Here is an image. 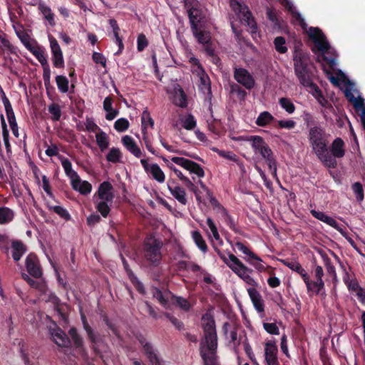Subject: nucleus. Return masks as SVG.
Listing matches in <instances>:
<instances>
[{"mask_svg":"<svg viewBox=\"0 0 365 365\" xmlns=\"http://www.w3.org/2000/svg\"><path fill=\"white\" fill-rule=\"evenodd\" d=\"M279 103L281 106V107L289 114H292L295 111V106L294 105L292 101L288 98H279Z\"/></svg>","mask_w":365,"mask_h":365,"instance_id":"6e6d98bb","label":"nucleus"},{"mask_svg":"<svg viewBox=\"0 0 365 365\" xmlns=\"http://www.w3.org/2000/svg\"><path fill=\"white\" fill-rule=\"evenodd\" d=\"M247 292L257 312H263L264 311V304L259 292L255 287L248 288Z\"/></svg>","mask_w":365,"mask_h":365,"instance_id":"aec40b11","label":"nucleus"},{"mask_svg":"<svg viewBox=\"0 0 365 365\" xmlns=\"http://www.w3.org/2000/svg\"><path fill=\"white\" fill-rule=\"evenodd\" d=\"M220 214L222 217L224 219L225 222L230 227V229L235 232H237L238 230L234 217L228 213L227 210L225 207H222V212Z\"/></svg>","mask_w":365,"mask_h":365,"instance_id":"37998d69","label":"nucleus"},{"mask_svg":"<svg viewBox=\"0 0 365 365\" xmlns=\"http://www.w3.org/2000/svg\"><path fill=\"white\" fill-rule=\"evenodd\" d=\"M192 239L197 247L203 252L207 251V246L199 231H194L192 233Z\"/></svg>","mask_w":365,"mask_h":365,"instance_id":"de8ad7c7","label":"nucleus"},{"mask_svg":"<svg viewBox=\"0 0 365 365\" xmlns=\"http://www.w3.org/2000/svg\"><path fill=\"white\" fill-rule=\"evenodd\" d=\"M234 9H237L242 15V21H245L251 29L252 33H255L257 29V24L252 16V13L248 8L237 1L236 4L232 3Z\"/></svg>","mask_w":365,"mask_h":365,"instance_id":"f8f14e48","label":"nucleus"},{"mask_svg":"<svg viewBox=\"0 0 365 365\" xmlns=\"http://www.w3.org/2000/svg\"><path fill=\"white\" fill-rule=\"evenodd\" d=\"M21 41L24 43L25 46L35 56V57L41 64L43 67V71H46V69H50L46 56H45L44 53L41 51L39 48H35L34 47H31L29 43H26L23 39H21Z\"/></svg>","mask_w":365,"mask_h":365,"instance_id":"393cba45","label":"nucleus"},{"mask_svg":"<svg viewBox=\"0 0 365 365\" xmlns=\"http://www.w3.org/2000/svg\"><path fill=\"white\" fill-rule=\"evenodd\" d=\"M344 94L346 98L353 103V106L356 109H360L364 107V102L362 98H355L351 92L348 89H346Z\"/></svg>","mask_w":365,"mask_h":365,"instance_id":"09e8293b","label":"nucleus"},{"mask_svg":"<svg viewBox=\"0 0 365 365\" xmlns=\"http://www.w3.org/2000/svg\"><path fill=\"white\" fill-rule=\"evenodd\" d=\"M163 242L154 236L146 237L143 242V252L149 267H157L161 264Z\"/></svg>","mask_w":365,"mask_h":365,"instance_id":"39448f33","label":"nucleus"},{"mask_svg":"<svg viewBox=\"0 0 365 365\" xmlns=\"http://www.w3.org/2000/svg\"><path fill=\"white\" fill-rule=\"evenodd\" d=\"M38 9L43 14L45 19H46L48 24L51 26H54L56 24L54 19V14L52 12L51 8L48 6L43 2H39L38 5Z\"/></svg>","mask_w":365,"mask_h":365,"instance_id":"7c9ffc66","label":"nucleus"},{"mask_svg":"<svg viewBox=\"0 0 365 365\" xmlns=\"http://www.w3.org/2000/svg\"><path fill=\"white\" fill-rule=\"evenodd\" d=\"M240 138L245 140L252 142V147L255 152L259 153L262 158H264L265 155L272 152L269 146L261 136L250 135Z\"/></svg>","mask_w":365,"mask_h":365,"instance_id":"6e6552de","label":"nucleus"},{"mask_svg":"<svg viewBox=\"0 0 365 365\" xmlns=\"http://www.w3.org/2000/svg\"><path fill=\"white\" fill-rule=\"evenodd\" d=\"M1 93H2V101H3V103H4V108H5V111H6V116L9 117V116H11V115H15L14 112L13 110V108H12V106H11V104L10 103V101L6 97L4 91H3V89H1Z\"/></svg>","mask_w":365,"mask_h":365,"instance_id":"69168bd1","label":"nucleus"},{"mask_svg":"<svg viewBox=\"0 0 365 365\" xmlns=\"http://www.w3.org/2000/svg\"><path fill=\"white\" fill-rule=\"evenodd\" d=\"M110 201L101 200L100 202H96V209L103 217H107L110 212V207L108 205Z\"/></svg>","mask_w":365,"mask_h":365,"instance_id":"49530a36","label":"nucleus"},{"mask_svg":"<svg viewBox=\"0 0 365 365\" xmlns=\"http://www.w3.org/2000/svg\"><path fill=\"white\" fill-rule=\"evenodd\" d=\"M229 259L232 262V264H230L229 267L234 272L239 268H242L246 270V266L233 254L229 255Z\"/></svg>","mask_w":365,"mask_h":365,"instance_id":"e2e57ef3","label":"nucleus"},{"mask_svg":"<svg viewBox=\"0 0 365 365\" xmlns=\"http://www.w3.org/2000/svg\"><path fill=\"white\" fill-rule=\"evenodd\" d=\"M142 135H143V140L145 145L146 148L152 154L158 156V153L155 150V148L152 145V143L148 137V134L147 132V129H145L144 130H142Z\"/></svg>","mask_w":365,"mask_h":365,"instance_id":"052dcab7","label":"nucleus"},{"mask_svg":"<svg viewBox=\"0 0 365 365\" xmlns=\"http://www.w3.org/2000/svg\"><path fill=\"white\" fill-rule=\"evenodd\" d=\"M280 262L292 271L297 272L302 278L304 282L307 279L308 274L298 262L289 259H280Z\"/></svg>","mask_w":365,"mask_h":365,"instance_id":"b1692460","label":"nucleus"},{"mask_svg":"<svg viewBox=\"0 0 365 365\" xmlns=\"http://www.w3.org/2000/svg\"><path fill=\"white\" fill-rule=\"evenodd\" d=\"M14 217V211L7 207H0V225L8 224Z\"/></svg>","mask_w":365,"mask_h":365,"instance_id":"f704fd0d","label":"nucleus"},{"mask_svg":"<svg viewBox=\"0 0 365 365\" xmlns=\"http://www.w3.org/2000/svg\"><path fill=\"white\" fill-rule=\"evenodd\" d=\"M53 341L61 347H69L71 344L68 335L60 328L53 329L51 332Z\"/></svg>","mask_w":365,"mask_h":365,"instance_id":"2eb2a0df","label":"nucleus"},{"mask_svg":"<svg viewBox=\"0 0 365 365\" xmlns=\"http://www.w3.org/2000/svg\"><path fill=\"white\" fill-rule=\"evenodd\" d=\"M328 135L321 126L312 127L309 130L308 139L312 150L318 159L327 167L336 168L337 163L328 153Z\"/></svg>","mask_w":365,"mask_h":365,"instance_id":"f03ea898","label":"nucleus"},{"mask_svg":"<svg viewBox=\"0 0 365 365\" xmlns=\"http://www.w3.org/2000/svg\"><path fill=\"white\" fill-rule=\"evenodd\" d=\"M56 82L58 90L66 93L68 91L69 81L65 76L59 75L56 77Z\"/></svg>","mask_w":365,"mask_h":365,"instance_id":"3c124183","label":"nucleus"},{"mask_svg":"<svg viewBox=\"0 0 365 365\" xmlns=\"http://www.w3.org/2000/svg\"><path fill=\"white\" fill-rule=\"evenodd\" d=\"M48 210L53 211L58 215H59L61 218L65 220L66 221H68L71 219V215L68 212L66 209L61 206L55 205V206H48Z\"/></svg>","mask_w":365,"mask_h":365,"instance_id":"864d4df0","label":"nucleus"},{"mask_svg":"<svg viewBox=\"0 0 365 365\" xmlns=\"http://www.w3.org/2000/svg\"><path fill=\"white\" fill-rule=\"evenodd\" d=\"M72 188L74 190L79 192L81 195H87L91 193L92 190V185L88 181H82L78 177V178L73 180L71 182Z\"/></svg>","mask_w":365,"mask_h":365,"instance_id":"5701e85b","label":"nucleus"},{"mask_svg":"<svg viewBox=\"0 0 365 365\" xmlns=\"http://www.w3.org/2000/svg\"><path fill=\"white\" fill-rule=\"evenodd\" d=\"M234 78L236 81L244 86L247 90H251L255 87V81L250 72L243 68H235Z\"/></svg>","mask_w":365,"mask_h":365,"instance_id":"0eeeda50","label":"nucleus"},{"mask_svg":"<svg viewBox=\"0 0 365 365\" xmlns=\"http://www.w3.org/2000/svg\"><path fill=\"white\" fill-rule=\"evenodd\" d=\"M168 187L172 195L182 205H185L187 202L186 199V193L185 190L178 186L175 185L173 180H169L168 182Z\"/></svg>","mask_w":365,"mask_h":365,"instance_id":"dca6fc26","label":"nucleus"},{"mask_svg":"<svg viewBox=\"0 0 365 365\" xmlns=\"http://www.w3.org/2000/svg\"><path fill=\"white\" fill-rule=\"evenodd\" d=\"M110 27L112 28L113 36L115 40V43L118 46V50L115 53V55L119 56L122 53L124 49V44L123 43V39L119 35L120 27L118 24V22L114 19H110L108 21Z\"/></svg>","mask_w":365,"mask_h":365,"instance_id":"412c9836","label":"nucleus"},{"mask_svg":"<svg viewBox=\"0 0 365 365\" xmlns=\"http://www.w3.org/2000/svg\"><path fill=\"white\" fill-rule=\"evenodd\" d=\"M148 126L153 128L154 126V120L150 116L148 108H145L141 115V130H144L147 129Z\"/></svg>","mask_w":365,"mask_h":365,"instance_id":"a18cd8bd","label":"nucleus"},{"mask_svg":"<svg viewBox=\"0 0 365 365\" xmlns=\"http://www.w3.org/2000/svg\"><path fill=\"white\" fill-rule=\"evenodd\" d=\"M274 120V117L269 112L263 111L257 118L255 123L259 127H266Z\"/></svg>","mask_w":365,"mask_h":365,"instance_id":"72a5a7b5","label":"nucleus"},{"mask_svg":"<svg viewBox=\"0 0 365 365\" xmlns=\"http://www.w3.org/2000/svg\"><path fill=\"white\" fill-rule=\"evenodd\" d=\"M168 294L170 295V301L172 304L185 312H187L190 309L191 304L187 299L182 297L176 296L170 291H168Z\"/></svg>","mask_w":365,"mask_h":365,"instance_id":"bb28decb","label":"nucleus"},{"mask_svg":"<svg viewBox=\"0 0 365 365\" xmlns=\"http://www.w3.org/2000/svg\"><path fill=\"white\" fill-rule=\"evenodd\" d=\"M309 88L314 89V93L313 96L316 98V100L318 101V103L323 107H326L328 104V101L324 96L322 91L319 88V86L315 84L314 83H312L310 86H308Z\"/></svg>","mask_w":365,"mask_h":365,"instance_id":"79ce46f5","label":"nucleus"},{"mask_svg":"<svg viewBox=\"0 0 365 365\" xmlns=\"http://www.w3.org/2000/svg\"><path fill=\"white\" fill-rule=\"evenodd\" d=\"M284 8L292 14L293 17L295 18V19L299 22L302 26L305 25L304 19L302 16V15L294 10L293 4L288 0H286L284 4Z\"/></svg>","mask_w":365,"mask_h":365,"instance_id":"8fccbe9b","label":"nucleus"},{"mask_svg":"<svg viewBox=\"0 0 365 365\" xmlns=\"http://www.w3.org/2000/svg\"><path fill=\"white\" fill-rule=\"evenodd\" d=\"M121 141L125 148L135 158H139L143 155L141 149L131 136L125 135Z\"/></svg>","mask_w":365,"mask_h":365,"instance_id":"f3484780","label":"nucleus"},{"mask_svg":"<svg viewBox=\"0 0 365 365\" xmlns=\"http://www.w3.org/2000/svg\"><path fill=\"white\" fill-rule=\"evenodd\" d=\"M113 98L108 96L103 101V109L106 111V118L108 120H113L119 113L118 110L113 108Z\"/></svg>","mask_w":365,"mask_h":365,"instance_id":"c85d7f7f","label":"nucleus"},{"mask_svg":"<svg viewBox=\"0 0 365 365\" xmlns=\"http://www.w3.org/2000/svg\"><path fill=\"white\" fill-rule=\"evenodd\" d=\"M121 158V153L118 148H112L106 155L108 162L113 163H118Z\"/></svg>","mask_w":365,"mask_h":365,"instance_id":"13d9d810","label":"nucleus"},{"mask_svg":"<svg viewBox=\"0 0 365 365\" xmlns=\"http://www.w3.org/2000/svg\"><path fill=\"white\" fill-rule=\"evenodd\" d=\"M59 159L61 160V163L66 175L71 179V181L73 182V180L78 178L79 175L78 173L72 169V164L71 161L63 156H60Z\"/></svg>","mask_w":365,"mask_h":365,"instance_id":"c756f323","label":"nucleus"},{"mask_svg":"<svg viewBox=\"0 0 365 365\" xmlns=\"http://www.w3.org/2000/svg\"><path fill=\"white\" fill-rule=\"evenodd\" d=\"M204 337L200 344V354L204 365H216L217 335L213 316L207 312L202 317Z\"/></svg>","mask_w":365,"mask_h":365,"instance_id":"f257e3e1","label":"nucleus"},{"mask_svg":"<svg viewBox=\"0 0 365 365\" xmlns=\"http://www.w3.org/2000/svg\"><path fill=\"white\" fill-rule=\"evenodd\" d=\"M307 34L309 38L314 42L317 50L320 53L323 61L333 68L336 65V58L330 51L331 46L324 34L318 27H310Z\"/></svg>","mask_w":365,"mask_h":365,"instance_id":"7ed1b4c3","label":"nucleus"},{"mask_svg":"<svg viewBox=\"0 0 365 365\" xmlns=\"http://www.w3.org/2000/svg\"><path fill=\"white\" fill-rule=\"evenodd\" d=\"M234 272L249 285H251L254 287L257 285V283L255 282V280L250 276V274L253 272L252 269L246 267V270L242 268H239L236 270L234 269Z\"/></svg>","mask_w":365,"mask_h":365,"instance_id":"cd10ccee","label":"nucleus"},{"mask_svg":"<svg viewBox=\"0 0 365 365\" xmlns=\"http://www.w3.org/2000/svg\"><path fill=\"white\" fill-rule=\"evenodd\" d=\"M26 250V246L21 240H14L11 242V255L15 262H19Z\"/></svg>","mask_w":365,"mask_h":365,"instance_id":"4be33fe9","label":"nucleus"},{"mask_svg":"<svg viewBox=\"0 0 365 365\" xmlns=\"http://www.w3.org/2000/svg\"><path fill=\"white\" fill-rule=\"evenodd\" d=\"M324 264L326 268L327 274L331 277L332 282L334 285L336 286L339 282V279L334 265L331 263V260L324 263Z\"/></svg>","mask_w":365,"mask_h":365,"instance_id":"5fc2aeb1","label":"nucleus"},{"mask_svg":"<svg viewBox=\"0 0 365 365\" xmlns=\"http://www.w3.org/2000/svg\"><path fill=\"white\" fill-rule=\"evenodd\" d=\"M48 111L51 115L53 121H58L61 117V109L58 104L52 103L48 106Z\"/></svg>","mask_w":365,"mask_h":365,"instance_id":"603ef678","label":"nucleus"},{"mask_svg":"<svg viewBox=\"0 0 365 365\" xmlns=\"http://www.w3.org/2000/svg\"><path fill=\"white\" fill-rule=\"evenodd\" d=\"M187 14L190 23V27L192 28V26H193V24L198 25V23L200 22V20L202 19V11L195 6H192L190 9H188Z\"/></svg>","mask_w":365,"mask_h":365,"instance_id":"c9c22d12","label":"nucleus"},{"mask_svg":"<svg viewBox=\"0 0 365 365\" xmlns=\"http://www.w3.org/2000/svg\"><path fill=\"white\" fill-rule=\"evenodd\" d=\"M310 212L314 217L329 225L339 232L343 236H345L346 232L344 231V228L342 226L339 225V223L333 217L327 215L323 212L317 211L315 210H312Z\"/></svg>","mask_w":365,"mask_h":365,"instance_id":"ddd939ff","label":"nucleus"},{"mask_svg":"<svg viewBox=\"0 0 365 365\" xmlns=\"http://www.w3.org/2000/svg\"><path fill=\"white\" fill-rule=\"evenodd\" d=\"M148 173L158 182H163L165 181V174L157 163L152 164Z\"/></svg>","mask_w":365,"mask_h":365,"instance_id":"e433bc0d","label":"nucleus"},{"mask_svg":"<svg viewBox=\"0 0 365 365\" xmlns=\"http://www.w3.org/2000/svg\"><path fill=\"white\" fill-rule=\"evenodd\" d=\"M191 30L198 43L204 45H207L210 43L211 36L209 32L200 30L198 25L194 24Z\"/></svg>","mask_w":365,"mask_h":365,"instance_id":"a878e982","label":"nucleus"},{"mask_svg":"<svg viewBox=\"0 0 365 365\" xmlns=\"http://www.w3.org/2000/svg\"><path fill=\"white\" fill-rule=\"evenodd\" d=\"M0 118H1V128H2L3 139H4V145H5L6 149V152L9 153V152H11V145H10L9 140V131L7 128V125H6V120H5V118H4V116L3 114L0 115Z\"/></svg>","mask_w":365,"mask_h":365,"instance_id":"58836bf2","label":"nucleus"},{"mask_svg":"<svg viewBox=\"0 0 365 365\" xmlns=\"http://www.w3.org/2000/svg\"><path fill=\"white\" fill-rule=\"evenodd\" d=\"M304 124L307 128H312L314 126H318L314 117L309 112H304L302 115Z\"/></svg>","mask_w":365,"mask_h":365,"instance_id":"338daca9","label":"nucleus"},{"mask_svg":"<svg viewBox=\"0 0 365 365\" xmlns=\"http://www.w3.org/2000/svg\"><path fill=\"white\" fill-rule=\"evenodd\" d=\"M26 267L29 274L36 279L41 278L43 272L36 255L30 253L26 259Z\"/></svg>","mask_w":365,"mask_h":365,"instance_id":"9b49d317","label":"nucleus"},{"mask_svg":"<svg viewBox=\"0 0 365 365\" xmlns=\"http://www.w3.org/2000/svg\"><path fill=\"white\" fill-rule=\"evenodd\" d=\"M152 294L153 297L155 298L163 307L165 308L168 307V297H166V294H168V292L164 294L159 288L154 287L152 288Z\"/></svg>","mask_w":365,"mask_h":365,"instance_id":"4c0bfd02","label":"nucleus"},{"mask_svg":"<svg viewBox=\"0 0 365 365\" xmlns=\"http://www.w3.org/2000/svg\"><path fill=\"white\" fill-rule=\"evenodd\" d=\"M304 284L309 297H312L314 294L320 295L323 297H326L325 284L323 279L311 280L309 276Z\"/></svg>","mask_w":365,"mask_h":365,"instance_id":"9d476101","label":"nucleus"},{"mask_svg":"<svg viewBox=\"0 0 365 365\" xmlns=\"http://www.w3.org/2000/svg\"><path fill=\"white\" fill-rule=\"evenodd\" d=\"M26 282L29 284L31 287L37 289L42 294L46 293L47 286L44 282L36 281L32 278H30V279H29Z\"/></svg>","mask_w":365,"mask_h":365,"instance_id":"bf43d9fd","label":"nucleus"},{"mask_svg":"<svg viewBox=\"0 0 365 365\" xmlns=\"http://www.w3.org/2000/svg\"><path fill=\"white\" fill-rule=\"evenodd\" d=\"M274 48L280 53H285L287 51V47L285 46L286 40L283 36H277L274 40Z\"/></svg>","mask_w":365,"mask_h":365,"instance_id":"4d7b16f0","label":"nucleus"},{"mask_svg":"<svg viewBox=\"0 0 365 365\" xmlns=\"http://www.w3.org/2000/svg\"><path fill=\"white\" fill-rule=\"evenodd\" d=\"M196 126V120L192 115H187L182 120V127L188 130L194 129Z\"/></svg>","mask_w":365,"mask_h":365,"instance_id":"0e129e2a","label":"nucleus"},{"mask_svg":"<svg viewBox=\"0 0 365 365\" xmlns=\"http://www.w3.org/2000/svg\"><path fill=\"white\" fill-rule=\"evenodd\" d=\"M96 138L97 145H98L99 148L101 149V150L102 152H103L105 150H106L108 148L109 139H108L107 134L104 131H103V130L99 131L96 135Z\"/></svg>","mask_w":365,"mask_h":365,"instance_id":"a19ab883","label":"nucleus"},{"mask_svg":"<svg viewBox=\"0 0 365 365\" xmlns=\"http://www.w3.org/2000/svg\"><path fill=\"white\" fill-rule=\"evenodd\" d=\"M113 186L110 182L104 181L99 185L97 195L101 200H107L110 202H113L114 195L111 192Z\"/></svg>","mask_w":365,"mask_h":365,"instance_id":"a211bd4d","label":"nucleus"},{"mask_svg":"<svg viewBox=\"0 0 365 365\" xmlns=\"http://www.w3.org/2000/svg\"><path fill=\"white\" fill-rule=\"evenodd\" d=\"M139 342L143 346L144 352L152 365H163L150 343L146 342L143 337L139 339Z\"/></svg>","mask_w":365,"mask_h":365,"instance_id":"4468645a","label":"nucleus"},{"mask_svg":"<svg viewBox=\"0 0 365 365\" xmlns=\"http://www.w3.org/2000/svg\"><path fill=\"white\" fill-rule=\"evenodd\" d=\"M278 349L274 341H269L265 344L264 359H275L277 357Z\"/></svg>","mask_w":365,"mask_h":365,"instance_id":"473e14b6","label":"nucleus"},{"mask_svg":"<svg viewBox=\"0 0 365 365\" xmlns=\"http://www.w3.org/2000/svg\"><path fill=\"white\" fill-rule=\"evenodd\" d=\"M101 221V217L97 213H92L86 218V223L89 227H93Z\"/></svg>","mask_w":365,"mask_h":365,"instance_id":"774afa93","label":"nucleus"},{"mask_svg":"<svg viewBox=\"0 0 365 365\" xmlns=\"http://www.w3.org/2000/svg\"><path fill=\"white\" fill-rule=\"evenodd\" d=\"M68 334L72 339L76 349H81L83 347V340L78 333L76 328L72 327L68 331Z\"/></svg>","mask_w":365,"mask_h":365,"instance_id":"ea45409f","label":"nucleus"},{"mask_svg":"<svg viewBox=\"0 0 365 365\" xmlns=\"http://www.w3.org/2000/svg\"><path fill=\"white\" fill-rule=\"evenodd\" d=\"M345 143L341 138H336L334 139L330 146L329 154L334 160L336 158H341L345 155L344 149Z\"/></svg>","mask_w":365,"mask_h":365,"instance_id":"6ab92c4d","label":"nucleus"},{"mask_svg":"<svg viewBox=\"0 0 365 365\" xmlns=\"http://www.w3.org/2000/svg\"><path fill=\"white\" fill-rule=\"evenodd\" d=\"M171 160L184 169L189 170L190 173L197 175L199 178H202L205 175L202 168L194 161L181 157H173Z\"/></svg>","mask_w":365,"mask_h":365,"instance_id":"423d86ee","label":"nucleus"},{"mask_svg":"<svg viewBox=\"0 0 365 365\" xmlns=\"http://www.w3.org/2000/svg\"><path fill=\"white\" fill-rule=\"evenodd\" d=\"M235 247L239 251L242 252L243 254H245L247 256V257L245 258L246 260H247V259H255L256 260L261 261V258L259 257L257 255H255L253 252L250 250V249L246 245H245L242 242H237L235 244Z\"/></svg>","mask_w":365,"mask_h":365,"instance_id":"c03bdc74","label":"nucleus"},{"mask_svg":"<svg viewBox=\"0 0 365 365\" xmlns=\"http://www.w3.org/2000/svg\"><path fill=\"white\" fill-rule=\"evenodd\" d=\"M48 39L51 50L53 64L56 68H62L64 67V60L61 48L57 40L53 36H49Z\"/></svg>","mask_w":365,"mask_h":365,"instance_id":"1a4fd4ad","label":"nucleus"},{"mask_svg":"<svg viewBox=\"0 0 365 365\" xmlns=\"http://www.w3.org/2000/svg\"><path fill=\"white\" fill-rule=\"evenodd\" d=\"M294 73L300 83L305 87L312 85V72L309 66V56L307 53L295 51L293 56Z\"/></svg>","mask_w":365,"mask_h":365,"instance_id":"20e7f679","label":"nucleus"},{"mask_svg":"<svg viewBox=\"0 0 365 365\" xmlns=\"http://www.w3.org/2000/svg\"><path fill=\"white\" fill-rule=\"evenodd\" d=\"M129 121L125 118L118 119L114 123V128L118 132H124L129 128Z\"/></svg>","mask_w":365,"mask_h":365,"instance_id":"680f3d73","label":"nucleus"},{"mask_svg":"<svg viewBox=\"0 0 365 365\" xmlns=\"http://www.w3.org/2000/svg\"><path fill=\"white\" fill-rule=\"evenodd\" d=\"M84 330L86 331L88 338L91 344V348L93 350V351L98 354L100 353V351L98 350L96 344H97V336L94 333L93 329L92 327L89 325L88 323H84L83 324Z\"/></svg>","mask_w":365,"mask_h":365,"instance_id":"2f4dec72","label":"nucleus"}]
</instances>
